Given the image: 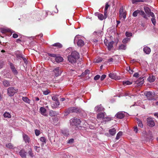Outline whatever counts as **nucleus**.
Masks as SVG:
<instances>
[{
	"label": "nucleus",
	"instance_id": "nucleus-25",
	"mask_svg": "<svg viewBox=\"0 0 158 158\" xmlns=\"http://www.w3.org/2000/svg\"><path fill=\"white\" fill-rule=\"evenodd\" d=\"M126 44H122L120 45L118 47L119 50H125L127 48Z\"/></svg>",
	"mask_w": 158,
	"mask_h": 158
},
{
	"label": "nucleus",
	"instance_id": "nucleus-34",
	"mask_svg": "<svg viewBox=\"0 0 158 158\" xmlns=\"http://www.w3.org/2000/svg\"><path fill=\"white\" fill-rule=\"evenodd\" d=\"M3 115L5 118H10L11 117V115L10 113L9 112H5Z\"/></svg>",
	"mask_w": 158,
	"mask_h": 158
},
{
	"label": "nucleus",
	"instance_id": "nucleus-5",
	"mask_svg": "<svg viewBox=\"0 0 158 158\" xmlns=\"http://www.w3.org/2000/svg\"><path fill=\"white\" fill-rule=\"evenodd\" d=\"M147 125L150 127H153L155 125L154 121L152 118H148L147 119Z\"/></svg>",
	"mask_w": 158,
	"mask_h": 158
},
{
	"label": "nucleus",
	"instance_id": "nucleus-40",
	"mask_svg": "<svg viewBox=\"0 0 158 158\" xmlns=\"http://www.w3.org/2000/svg\"><path fill=\"white\" fill-rule=\"evenodd\" d=\"M53 46H54L57 47L59 48H61L62 47V45L60 44V43H56L54 44L53 45Z\"/></svg>",
	"mask_w": 158,
	"mask_h": 158
},
{
	"label": "nucleus",
	"instance_id": "nucleus-14",
	"mask_svg": "<svg viewBox=\"0 0 158 158\" xmlns=\"http://www.w3.org/2000/svg\"><path fill=\"white\" fill-rule=\"evenodd\" d=\"M68 59L69 61L72 63H75L77 60L71 55L68 56Z\"/></svg>",
	"mask_w": 158,
	"mask_h": 158
},
{
	"label": "nucleus",
	"instance_id": "nucleus-1",
	"mask_svg": "<svg viewBox=\"0 0 158 158\" xmlns=\"http://www.w3.org/2000/svg\"><path fill=\"white\" fill-rule=\"evenodd\" d=\"M74 43L75 44H77L78 47H80L83 46L84 44V41L81 39L79 35H77L75 37Z\"/></svg>",
	"mask_w": 158,
	"mask_h": 158
},
{
	"label": "nucleus",
	"instance_id": "nucleus-39",
	"mask_svg": "<svg viewBox=\"0 0 158 158\" xmlns=\"http://www.w3.org/2000/svg\"><path fill=\"white\" fill-rule=\"evenodd\" d=\"M132 84V82L130 81H123V85H130Z\"/></svg>",
	"mask_w": 158,
	"mask_h": 158
},
{
	"label": "nucleus",
	"instance_id": "nucleus-27",
	"mask_svg": "<svg viewBox=\"0 0 158 158\" xmlns=\"http://www.w3.org/2000/svg\"><path fill=\"white\" fill-rule=\"evenodd\" d=\"M57 113L55 111L51 110L49 112V115L51 117L57 115Z\"/></svg>",
	"mask_w": 158,
	"mask_h": 158
},
{
	"label": "nucleus",
	"instance_id": "nucleus-38",
	"mask_svg": "<svg viewBox=\"0 0 158 158\" xmlns=\"http://www.w3.org/2000/svg\"><path fill=\"white\" fill-rule=\"evenodd\" d=\"M62 133L64 136H68L69 134L68 133V132L66 130H62L61 131Z\"/></svg>",
	"mask_w": 158,
	"mask_h": 158
},
{
	"label": "nucleus",
	"instance_id": "nucleus-58",
	"mask_svg": "<svg viewBox=\"0 0 158 158\" xmlns=\"http://www.w3.org/2000/svg\"><path fill=\"white\" fill-rule=\"evenodd\" d=\"M109 6V5H108V3L107 2L106 4V7L105 9V11H106L107 10Z\"/></svg>",
	"mask_w": 158,
	"mask_h": 158
},
{
	"label": "nucleus",
	"instance_id": "nucleus-2",
	"mask_svg": "<svg viewBox=\"0 0 158 158\" xmlns=\"http://www.w3.org/2000/svg\"><path fill=\"white\" fill-rule=\"evenodd\" d=\"M81 122L80 119L73 118L70 120V126L74 127V128L79 125Z\"/></svg>",
	"mask_w": 158,
	"mask_h": 158
},
{
	"label": "nucleus",
	"instance_id": "nucleus-13",
	"mask_svg": "<svg viewBox=\"0 0 158 158\" xmlns=\"http://www.w3.org/2000/svg\"><path fill=\"white\" fill-rule=\"evenodd\" d=\"M23 140L26 143H29L30 141V139L27 135L23 134Z\"/></svg>",
	"mask_w": 158,
	"mask_h": 158
},
{
	"label": "nucleus",
	"instance_id": "nucleus-17",
	"mask_svg": "<svg viewBox=\"0 0 158 158\" xmlns=\"http://www.w3.org/2000/svg\"><path fill=\"white\" fill-rule=\"evenodd\" d=\"M27 152L23 149H22L19 152V154L20 156L23 158L26 157Z\"/></svg>",
	"mask_w": 158,
	"mask_h": 158
},
{
	"label": "nucleus",
	"instance_id": "nucleus-21",
	"mask_svg": "<svg viewBox=\"0 0 158 158\" xmlns=\"http://www.w3.org/2000/svg\"><path fill=\"white\" fill-rule=\"evenodd\" d=\"M156 79L155 77L152 75H150L148 78V81L150 82H152L154 81Z\"/></svg>",
	"mask_w": 158,
	"mask_h": 158
},
{
	"label": "nucleus",
	"instance_id": "nucleus-47",
	"mask_svg": "<svg viewBox=\"0 0 158 158\" xmlns=\"http://www.w3.org/2000/svg\"><path fill=\"white\" fill-rule=\"evenodd\" d=\"M40 139L41 141L44 142L45 143H46V139L45 137H40Z\"/></svg>",
	"mask_w": 158,
	"mask_h": 158
},
{
	"label": "nucleus",
	"instance_id": "nucleus-52",
	"mask_svg": "<svg viewBox=\"0 0 158 158\" xmlns=\"http://www.w3.org/2000/svg\"><path fill=\"white\" fill-rule=\"evenodd\" d=\"M148 15H149V16H148L149 17L150 16H151L152 17V18H155L154 14L153 12H151V11L149 13V14Z\"/></svg>",
	"mask_w": 158,
	"mask_h": 158
},
{
	"label": "nucleus",
	"instance_id": "nucleus-50",
	"mask_svg": "<svg viewBox=\"0 0 158 158\" xmlns=\"http://www.w3.org/2000/svg\"><path fill=\"white\" fill-rule=\"evenodd\" d=\"M111 120V118L110 117H105L104 118V121L105 122L108 121H110Z\"/></svg>",
	"mask_w": 158,
	"mask_h": 158
},
{
	"label": "nucleus",
	"instance_id": "nucleus-55",
	"mask_svg": "<svg viewBox=\"0 0 158 158\" xmlns=\"http://www.w3.org/2000/svg\"><path fill=\"white\" fill-rule=\"evenodd\" d=\"M48 55L51 57H52L54 58H55L56 57V56L55 54H51V53H49L48 54Z\"/></svg>",
	"mask_w": 158,
	"mask_h": 158
},
{
	"label": "nucleus",
	"instance_id": "nucleus-9",
	"mask_svg": "<svg viewBox=\"0 0 158 158\" xmlns=\"http://www.w3.org/2000/svg\"><path fill=\"white\" fill-rule=\"evenodd\" d=\"M78 111L77 109L75 107H71L66 110L65 113L68 114L71 112H77Z\"/></svg>",
	"mask_w": 158,
	"mask_h": 158
},
{
	"label": "nucleus",
	"instance_id": "nucleus-43",
	"mask_svg": "<svg viewBox=\"0 0 158 158\" xmlns=\"http://www.w3.org/2000/svg\"><path fill=\"white\" fill-rule=\"evenodd\" d=\"M125 35L127 37H130L132 35V33L131 32L126 31L125 33Z\"/></svg>",
	"mask_w": 158,
	"mask_h": 158
},
{
	"label": "nucleus",
	"instance_id": "nucleus-42",
	"mask_svg": "<svg viewBox=\"0 0 158 158\" xmlns=\"http://www.w3.org/2000/svg\"><path fill=\"white\" fill-rule=\"evenodd\" d=\"M138 14H139V10H137L133 12L132 15L133 16L135 17L137 16Z\"/></svg>",
	"mask_w": 158,
	"mask_h": 158
},
{
	"label": "nucleus",
	"instance_id": "nucleus-29",
	"mask_svg": "<svg viewBox=\"0 0 158 158\" xmlns=\"http://www.w3.org/2000/svg\"><path fill=\"white\" fill-rule=\"evenodd\" d=\"M144 9L145 13L147 15H149V13L151 11L150 9L147 6H144Z\"/></svg>",
	"mask_w": 158,
	"mask_h": 158
},
{
	"label": "nucleus",
	"instance_id": "nucleus-44",
	"mask_svg": "<svg viewBox=\"0 0 158 158\" xmlns=\"http://www.w3.org/2000/svg\"><path fill=\"white\" fill-rule=\"evenodd\" d=\"M102 61V59L101 58H98L94 60V62L96 63H98Z\"/></svg>",
	"mask_w": 158,
	"mask_h": 158
},
{
	"label": "nucleus",
	"instance_id": "nucleus-7",
	"mask_svg": "<svg viewBox=\"0 0 158 158\" xmlns=\"http://www.w3.org/2000/svg\"><path fill=\"white\" fill-rule=\"evenodd\" d=\"M119 17L121 19L123 18L124 19L126 16V11H123V7H121L119 10Z\"/></svg>",
	"mask_w": 158,
	"mask_h": 158
},
{
	"label": "nucleus",
	"instance_id": "nucleus-36",
	"mask_svg": "<svg viewBox=\"0 0 158 158\" xmlns=\"http://www.w3.org/2000/svg\"><path fill=\"white\" fill-rule=\"evenodd\" d=\"M23 100L25 102L30 103V100L27 97H23L22 98Z\"/></svg>",
	"mask_w": 158,
	"mask_h": 158
},
{
	"label": "nucleus",
	"instance_id": "nucleus-15",
	"mask_svg": "<svg viewBox=\"0 0 158 158\" xmlns=\"http://www.w3.org/2000/svg\"><path fill=\"white\" fill-rule=\"evenodd\" d=\"M105 114V112H102L99 113L97 115V118L100 119H104Z\"/></svg>",
	"mask_w": 158,
	"mask_h": 158
},
{
	"label": "nucleus",
	"instance_id": "nucleus-33",
	"mask_svg": "<svg viewBox=\"0 0 158 158\" xmlns=\"http://www.w3.org/2000/svg\"><path fill=\"white\" fill-rule=\"evenodd\" d=\"M130 38H126L124 39L123 41L122 42L124 44H126L130 40Z\"/></svg>",
	"mask_w": 158,
	"mask_h": 158
},
{
	"label": "nucleus",
	"instance_id": "nucleus-11",
	"mask_svg": "<svg viewBox=\"0 0 158 158\" xmlns=\"http://www.w3.org/2000/svg\"><path fill=\"white\" fill-rule=\"evenodd\" d=\"M135 84L138 86H140L142 85L144 82L143 79V78H140L135 82Z\"/></svg>",
	"mask_w": 158,
	"mask_h": 158
},
{
	"label": "nucleus",
	"instance_id": "nucleus-51",
	"mask_svg": "<svg viewBox=\"0 0 158 158\" xmlns=\"http://www.w3.org/2000/svg\"><path fill=\"white\" fill-rule=\"evenodd\" d=\"M89 73V71L88 70H87L85 71L83 73H82V75H85Z\"/></svg>",
	"mask_w": 158,
	"mask_h": 158
},
{
	"label": "nucleus",
	"instance_id": "nucleus-48",
	"mask_svg": "<svg viewBox=\"0 0 158 158\" xmlns=\"http://www.w3.org/2000/svg\"><path fill=\"white\" fill-rule=\"evenodd\" d=\"M151 21H152V23H153V24L154 25H155L156 24V19H155V18H152L151 19Z\"/></svg>",
	"mask_w": 158,
	"mask_h": 158
},
{
	"label": "nucleus",
	"instance_id": "nucleus-3",
	"mask_svg": "<svg viewBox=\"0 0 158 158\" xmlns=\"http://www.w3.org/2000/svg\"><path fill=\"white\" fill-rule=\"evenodd\" d=\"M18 91V89H15L13 87H10L7 89V94L9 96H11L14 95Z\"/></svg>",
	"mask_w": 158,
	"mask_h": 158
},
{
	"label": "nucleus",
	"instance_id": "nucleus-4",
	"mask_svg": "<svg viewBox=\"0 0 158 158\" xmlns=\"http://www.w3.org/2000/svg\"><path fill=\"white\" fill-rule=\"evenodd\" d=\"M52 99L53 100L56 102L54 103L52 105V106L53 108H56L60 105V102L58 100V98L57 96H54L52 97Z\"/></svg>",
	"mask_w": 158,
	"mask_h": 158
},
{
	"label": "nucleus",
	"instance_id": "nucleus-12",
	"mask_svg": "<svg viewBox=\"0 0 158 158\" xmlns=\"http://www.w3.org/2000/svg\"><path fill=\"white\" fill-rule=\"evenodd\" d=\"M71 55L76 59L79 58V53L76 51L72 52Z\"/></svg>",
	"mask_w": 158,
	"mask_h": 158
},
{
	"label": "nucleus",
	"instance_id": "nucleus-61",
	"mask_svg": "<svg viewBox=\"0 0 158 158\" xmlns=\"http://www.w3.org/2000/svg\"><path fill=\"white\" fill-rule=\"evenodd\" d=\"M49 92L48 90H46L45 91H43V94L45 95H47L48 94Z\"/></svg>",
	"mask_w": 158,
	"mask_h": 158
},
{
	"label": "nucleus",
	"instance_id": "nucleus-18",
	"mask_svg": "<svg viewBox=\"0 0 158 158\" xmlns=\"http://www.w3.org/2000/svg\"><path fill=\"white\" fill-rule=\"evenodd\" d=\"M116 117L119 119H122L124 117V114L122 112H119L115 115Z\"/></svg>",
	"mask_w": 158,
	"mask_h": 158
},
{
	"label": "nucleus",
	"instance_id": "nucleus-30",
	"mask_svg": "<svg viewBox=\"0 0 158 158\" xmlns=\"http://www.w3.org/2000/svg\"><path fill=\"white\" fill-rule=\"evenodd\" d=\"M136 119L137 121V123L138 124V126L142 128L143 127V125L142 122L139 118H136Z\"/></svg>",
	"mask_w": 158,
	"mask_h": 158
},
{
	"label": "nucleus",
	"instance_id": "nucleus-37",
	"mask_svg": "<svg viewBox=\"0 0 158 158\" xmlns=\"http://www.w3.org/2000/svg\"><path fill=\"white\" fill-rule=\"evenodd\" d=\"M122 135V132L121 131H119V132L118 133V134L117 135L116 139L117 140L119 139L120 137Z\"/></svg>",
	"mask_w": 158,
	"mask_h": 158
},
{
	"label": "nucleus",
	"instance_id": "nucleus-64",
	"mask_svg": "<svg viewBox=\"0 0 158 158\" xmlns=\"http://www.w3.org/2000/svg\"><path fill=\"white\" fill-rule=\"evenodd\" d=\"M113 59L112 58H110L109 59H108V62H113Z\"/></svg>",
	"mask_w": 158,
	"mask_h": 158
},
{
	"label": "nucleus",
	"instance_id": "nucleus-31",
	"mask_svg": "<svg viewBox=\"0 0 158 158\" xmlns=\"http://www.w3.org/2000/svg\"><path fill=\"white\" fill-rule=\"evenodd\" d=\"M98 15V18L100 20H102L104 19H106V16H105V18L104 17V16L103 15L101 14H97Z\"/></svg>",
	"mask_w": 158,
	"mask_h": 158
},
{
	"label": "nucleus",
	"instance_id": "nucleus-62",
	"mask_svg": "<svg viewBox=\"0 0 158 158\" xmlns=\"http://www.w3.org/2000/svg\"><path fill=\"white\" fill-rule=\"evenodd\" d=\"M139 74L138 73H135L133 75V76L136 77H138Z\"/></svg>",
	"mask_w": 158,
	"mask_h": 158
},
{
	"label": "nucleus",
	"instance_id": "nucleus-32",
	"mask_svg": "<svg viewBox=\"0 0 158 158\" xmlns=\"http://www.w3.org/2000/svg\"><path fill=\"white\" fill-rule=\"evenodd\" d=\"M6 146L7 148L10 149H13L14 148L13 145L10 143H7Z\"/></svg>",
	"mask_w": 158,
	"mask_h": 158
},
{
	"label": "nucleus",
	"instance_id": "nucleus-19",
	"mask_svg": "<svg viewBox=\"0 0 158 158\" xmlns=\"http://www.w3.org/2000/svg\"><path fill=\"white\" fill-rule=\"evenodd\" d=\"M109 76L112 79L115 80H119L120 78L117 76L114 73H110L109 74Z\"/></svg>",
	"mask_w": 158,
	"mask_h": 158
},
{
	"label": "nucleus",
	"instance_id": "nucleus-16",
	"mask_svg": "<svg viewBox=\"0 0 158 158\" xmlns=\"http://www.w3.org/2000/svg\"><path fill=\"white\" fill-rule=\"evenodd\" d=\"M53 72L55 73L56 76L57 77L60 75L61 73V71L59 70V68L57 67L55 69Z\"/></svg>",
	"mask_w": 158,
	"mask_h": 158
},
{
	"label": "nucleus",
	"instance_id": "nucleus-23",
	"mask_svg": "<svg viewBox=\"0 0 158 158\" xmlns=\"http://www.w3.org/2000/svg\"><path fill=\"white\" fill-rule=\"evenodd\" d=\"M143 51L146 54H149L151 52V49L147 47H144L143 49Z\"/></svg>",
	"mask_w": 158,
	"mask_h": 158
},
{
	"label": "nucleus",
	"instance_id": "nucleus-56",
	"mask_svg": "<svg viewBox=\"0 0 158 158\" xmlns=\"http://www.w3.org/2000/svg\"><path fill=\"white\" fill-rule=\"evenodd\" d=\"M106 77V75H102L100 78V79L101 81L103 80Z\"/></svg>",
	"mask_w": 158,
	"mask_h": 158
},
{
	"label": "nucleus",
	"instance_id": "nucleus-28",
	"mask_svg": "<svg viewBox=\"0 0 158 158\" xmlns=\"http://www.w3.org/2000/svg\"><path fill=\"white\" fill-rule=\"evenodd\" d=\"M10 66L12 71L15 74H17L18 73V72L15 69L14 66L12 64L10 65Z\"/></svg>",
	"mask_w": 158,
	"mask_h": 158
},
{
	"label": "nucleus",
	"instance_id": "nucleus-26",
	"mask_svg": "<svg viewBox=\"0 0 158 158\" xmlns=\"http://www.w3.org/2000/svg\"><path fill=\"white\" fill-rule=\"evenodd\" d=\"M139 14L143 16V17L145 19H147L146 15L145 14L144 11L139 10Z\"/></svg>",
	"mask_w": 158,
	"mask_h": 158
},
{
	"label": "nucleus",
	"instance_id": "nucleus-54",
	"mask_svg": "<svg viewBox=\"0 0 158 158\" xmlns=\"http://www.w3.org/2000/svg\"><path fill=\"white\" fill-rule=\"evenodd\" d=\"M100 76L98 75H96L94 77V79L95 80H98L100 78Z\"/></svg>",
	"mask_w": 158,
	"mask_h": 158
},
{
	"label": "nucleus",
	"instance_id": "nucleus-57",
	"mask_svg": "<svg viewBox=\"0 0 158 158\" xmlns=\"http://www.w3.org/2000/svg\"><path fill=\"white\" fill-rule=\"evenodd\" d=\"M96 32L98 34H99V35H102L103 34V32L102 30L98 31Z\"/></svg>",
	"mask_w": 158,
	"mask_h": 158
},
{
	"label": "nucleus",
	"instance_id": "nucleus-63",
	"mask_svg": "<svg viewBox=\"0 0 158 158\" xmlns=\"http://www.w3.org/2000/svg\"><path fill=\"white\" fill-rule=\"evenodd\" d=\"M74 140L73 139H71L68 141V143H70L73 142Z\"/></svg>",
	"mask_w": 158,
	"mask_h": 158
},
{
	"label": "nucleus",
	"instance_id": "nucleus-8",
	"mask_svg": "<svg viewBox=\"0 0 158 158\" xmlns=\"http://www.w3.org/2000/svg\"><path fill=\"white\" fill-rule=\"evenodd\" d=\"M40 112L42 115L45 116H47L48 114L47 113V110L45 108L43 107H41L40 108L39 110Z\"/></svg>",
	"mask_w": 158,
	"mask_h": 158
},
{
	"label": "nucleus",
	"instance_id": "nucleus-22",
	"mask_svg": "<svg viewBox=\"0 0 158 158\" xmlns=\"http://www.w3.org/2000/svg\"><path fill=\"white\" fill-rule=\"evenodd\" d=\"M109 132L110 135L113 136L116 134V130L114 128H112L110 129Z\"/></svg>",
	"mask_w": 158,
	"mask_h": 158
},
{
	"label": "nucleus",
	"instance_id": "nucleus-6",
	"mask_svg": "<svg viewBox=\"0 0 158 158\" xmlns=\"http://www.w3.org/2000/svg\"><path fill=\"white\" fill-rule=\"evenodd\" d=\"M104 43L105 45L107 47L108 49L110 50L112 48L114 42V41H112L108 43L107 40H104Z\"/></svg>",
	"mask_w": 158,
	"mask_h": 158
},
{
	"label": "nucleus",
	"instance_id": "nucleus-10",
	"mask_svg": "<svg viewBox=\"0 0 158 158\" xmlns=\"http://www.w3.org/2000/svg\"><path fill=\"white\" fill-rule=\"evenodd\" d=\"M144 94L146 96L148 99L151 100L152 99L153 96L151 92H145Z\"/></svg>",
	"mask_w": 158,
	"mask_h": 158
},
{
	"label": "nucleus",
	"instance_id": "nucleus-53",
	"mask_svg": "<svg viewBox=\"0 0 158 158\" xmlns=\"http://www.w3.org/2000/svg\"><path fill=\"white\" fill-rule=\"evenodd\" d=\"M134 131L135 133H138V130L137 126H135L134 127Z\"/></svg>",
	"mask_w": 158,
	"mask_h": 158
},
{
	"label": "nucleus",
	"instance_id": "nucleus-20",
	"mask_svg": "<svg viewBox=\"0 0 158 158\" xmlns=\"http://www.w3.org/2000/svg\"><path fill=\"white\" fill-rule=\"evenodd\" d=\"M2 84L5 87H7L10 86V81L6 80H4L2 81Z\"/></svg>",
	"mask_w": 158,
	"mask_h": 158
},
{
	"label": "nucleus",
	"instance_id": "nucleus-41",
	"mask_svg": "<svg viewBox=\"0 0 158 158\" xmlns=\"http://www.w3.org/2000/svg\"><path fill=\"white\" fill-rule=\"evenodd\" d=\"M34 148L35 151L37 152H39L40 150V147L37 146H35L34 147Z\"/></svg>",
	"mask_w": 158,
	"mask_h": 158
},
{
	"label": "nucleus",
	"instance_id": "nucleus-60",
	"mask_svg": "<svg viewBox=\"0 0 158 158\" xmlns=\"http://www.w3.org/2000/svg\"><path fill=\"white\" fill-rule=\"evenodd\" d=\"M18 37V35L16 33H14L13 35V37L14 38H16Z\"/></svg>",
	"mask_w": 158,
	"mask_h": 158
},
{
	"label": "nucleus",
	"instance_id": "nucleus-35",
	"mask_svg": "<svg viewBox=\"0 0 158 158\" xmlns=\"http://www.w3.org/2000/svg\"><path fill=\"white\" fill-rule=\"evenodd\" d=\"M94 110L96 111H100L101 110H102L101 105H100L95 107Z\"/></svg>",
	"mask_w": 158,
	"mask_h": 158
},
{
	"label": "nucleus",
	"instance_id": "nucleus-24",
	"mask_svg": "<svg viewBox=\"0 0 158 158\" xmlns=\"http://www.w3.org/2000/svg\"><path fill=\"white\" fill-rule=\"evenodd\" d=\"M55 60L56 62L57 63L62 62L63 59L62 57L60 56H56L55 58Z\"/></svg>",
	"mask_w": 158,
	"mask_h": 158
},
{
	"label": "nucleus",
	"instance_id": "nucleus-45",
	"mask_svg": "<svg viewBox=\"0 0 158 158\" xmlns=\"http://www.w3.org/2000/svg\"><path fill=\"white\" fill-rule=\"evenodd\" d=\"M28 153L29 155L31 157H33L34 156L33 153L32 152L31 149H30L28 152Z\"/></svg>",
	"mask_w": 158,
	"mask_h": 158
},
{
	"label": "nucleus",
	"instance_id": "nucleus-59",
	"mask_svg": "<svg viewBox=\"0 0 158 158\" xmlns=\"http://www.w3.org/2000/svg\"><path fill=\"white\" fill-rule=\"evenodd\" d=\"M19 56V57H21V58H23V60H24V62L25 63H27V60L25 58H24V57H22V55H20Z\"/></svg>",
	"mask_w": 158,
	"mask_h": 158
},
{
	"label": "nucleus",
	"instance_id": "nucleus-49",
	"mask_svg": "<svg viewBox=\"0 0 158 158\" xmlns=\"http://www.w3.org/2000/svg\"><path fill=\"white\" fill-rule=\"evenodd\" d=\"M35 135L38 136L40 134V131L39 130L36 129L35 130Z\"/></svg>",
	"mask_w": 158,
	"mask_h": 158
},
{
	"label": "nucleus",
	"instance_id": "nucleus-46",
	"mask_svg": "<svg viewBox=\"0 0 158 158\" xmlns=\"http://www.w3.org/2000/svg\"><path fill=\"white\" fill-rule=\"evenodd\" d=\"M132 0V3H134L137 2H144L143 0Z\"/></svg>",
	"mask_w": 158,
	"mask_h": 158
}]
</instances>
